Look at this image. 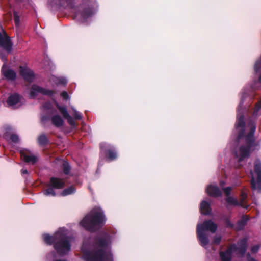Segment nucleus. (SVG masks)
<instances>
[{
	"mask_svg": "<svg viewBox=\"0 0 261 261\" xmlns=\"http://www.w3.org/2000/svg\"><path fill=\"white\" fill-rule=\"evenodd\" d=\"M243 116L241 115L240 116H238L237 117V123L236 124V126L237 128L242 127L244 126V121H243Z\"/></svg>",
	"mask_w": 261,
	"mask_h": 261,
	"instance_id": "obj_23",
	"label": "nucleus"
},
{
	"mask_svg": "<svg viewBox=\"0 0 261 261\" xmlns=\"http://www.w3.org/2000/svg\"><path fill=\"white\" fill-rule=\"evenodd\" d=\"M21 172L22 174H27L28 173V171L26 169H22L21 170Z\"/></svg>",
	"mask_w": 261,
	"mask_h": 261,
	"instance_id": "obj_39",
	"label": "nucleus"
},
{
	"mask_svg": "<svg viewBox=\"0 0 261 261\" xmlns=\"http://www.w3.org/2000/svg\"><path fill=\"white\" fill-rule=\"evenodd\" d=\"M105 221L106 218L102 210L96 208L86 215L80 224L86 230L93 231L97 226L103 224Z\"/></svg>",
	"mask_w": 261,
	"mask_h": 261,
	"instance_id": "obj_3",
	"label": "nucleus"
},
{
	"mask_svg": "<svg viewBox=\"0 0 261 261\" xmlns=\"http://www.w3.org/2000/svg\"><path fill=\"white\" fill-rule=\"evenodd\" d=\"M0 58L5 62L2 68V72L4 76L8 80H13L16 76V73L12 70L9 69L6 66V56L4 55L2 53H0Z\"/></svg>",
	"mask_w": 261,
	"mask_h": 261,
	"instance_id": "obj_7",
	"label": "nucleus"
},
{
	"mask_svg": "<svg viewBox=\"0 0 261 261\" xmlns=\"http://www.w3.org/2000/svg\"><path fill=\"white\" fill-rule=\"evenodd\" d=\"M203 232L201 231L200 226L199 225L197 226V234L199 238L202 245L205 246L208 243V239L207 237L204 235Z\"/></svg>",
	"mask_w": 261,
	"mask_h": 261,
	"instance_id": "obj_17",
	"label": "nucleus"
},
{
	"mask_svg": "<svg viewBox=\"0 0 261 261\" xmlns=\"http://www.w3.org/2000/svg\"><path fill=\"white\" fill-rule=\"evenodd\" d=\"M107 156L109 160L112 161L116 159L117 154L114 150H109L107 153Z\"/></svg>",
	"mask_w": 261,
	"mask_h": 261,
	"instance_id": "obj_21",
	"label": "nucleus"
},
{
	"mask_svg": "<svg viewBox=\"0 0 261 261\" xmlns=\"http://www.w3.org/2000/svg\"><path fill=\"white\" fill-rule=\"evenodd\" d=\"M247 197V195L245 193H243L241 196V200H240V204L242 206L245 207V205L244 204V200Z\"/></svg>",
	"mask_w": 261,
	"mask_h": 261,
	"instance_id": "obj_29",
	"label": "nucleus"
},
{
	"mask_svg": "<svg viewBox=\"0 0 261 261\" xmlns=\"http://www.w3.org/2000/svg\"><path fill=\"white\" fill-rule=\"evenodd\" d=\"M60 231H61V230L57 232L54 236H50L48 234L44 235V240L48 244L54 243L55 248L58 253L63 255L70 251V245L69 242H71L72 239L65 237L60 232Z\"/></svg>",
	"mask_w": 261,
	"mask_h": 261,
	"instance_id": "obj_2",
	"label": "nucleus"
},
{
	"mask_svg": "<svg viewBox=\"0 0 261 261\" xmlns=\"http://www.w3.org/2000/svg\"><path fill=\"white\" fill-rule=\"evenodd\" d=\"M57 107L59 109L61 113L63 115V117L67 120L68 122L71 125H74V122L72 118L69 115L66 108L60 107L58 104H57Z\"/></svg>",
	"mask_w": 261,
	"mask_h": 261,
	"instance_id": "obj_16",
	"label": "nucleus"
},
{
	"mask_svg": "<svg viewBox=\"0 0 261 261\" xmlns=\"http://www.w3.org/2000/svg\"><path fill=\"white\" fill-rule=\"evenodd\" d=\"M221 238L220 237H218L215 239L214 242L216 244H219L220 242Z\"/></svg>",
	"mask_w": 261,
	"mask_h": 261,
	"instance_id": "obj_37",
	"label": "nucleus"
},
{
	"mask_svg": "<svg viewBox=\"0 0 261 261\" xmlns=\"http://www.w3.org/2000/svg\"><path fill=\"white\" fill-rule=\"evenodd\" d=\"M65 185V180L58 177H51L50 179L49 186L57 189H62Z\"/></svg>",
	"mask_w": 261,
	"mask_h": 261,
	"instance_id": "obj_11",
	"label": "nucleus"
},
{
	"mask_svg": "<svg viewBox=\"0 0 261 261\" xmlns=\"http://www.w3.org/2000/svg\"><path fill=\"white\" fill-rule=\"evenodd\" d=\"M244 225H245V222L243 221H240L238 222L236 228L238 230H240L244 227Z\"/></svg>",
	"mask_w": 261,
	"mask_h": 261,
	"instance_id": "obj_30",
	"label": "nucleus"
},
{
	"mask_svg": "<svg viewBox=\"0 0 261 261\" xmlns=\"http://www.w3.org/2000/svg\"><path fill=\"white\" fill-rule=\"evenodd\" d=\"M207 194L214 197H217L221 195V191L216 186L210 185L206 190Z\"/></svg>",
	"mask_w": 261,
	"mask_h": 261,
	"instance_id": "obj_15",
	"label": "nucleus"
},
{
	"mask_svg": "<svg viewBox=\"0 0 261 261\" xmlns=\"http://www.w3.org/2000/svg\"><path fill=\"white\" fill-rule=\"evenodd\" d=\"M21 159L27 163H31L34 164L37 161V158L31 154L26 150H22L20 151Z\"/></svg>",
	"mask_w": 261,
	"mask_h": 261,
	"instance_id": "obj_14",
	"label": "nucleus"
},
{
	"mask_svg": "<svg viewBox=\"0 0 261 261\" xmlns=\"http://www.w3.org/2000/svg\"><path fill=\"white\" fill-rule=\"evenodd\" d=\"M231 190V188L230 187H227L224 189V193L227 197L226 199V201L230 204L237 205L238 204L237 200L233 197L229 196Z\"/></svg>",
	"mask_w": 261,
	"mask_h": 261,
	"instance_id": "obj_18",
	"label": "nucleus"
},
{
	"mask_svg": "<svg viewBox=\"0 0 261 261\" xmlns=\"http://www.w3.org/2000/svg\"><path fill=\"white\" fill-rule=\"evenodd\" d=\"M260 248V246L258 245H256L253 246L251 248V251L252 253H255L258 251Z\"/></svg>",
	"mask_w": 261,
	"mask_h": 261,
	"instance_id": "obj_31",
	"label": "nucleus"
},
{
	"mask_svg": "<svg viewBox=\"0 0 261 261\" xmlns=\"http://www.w3.org/2000/svg\"><path fill=\"white\" fill-rule=\"evenodd\" d=\"M247 240L244 239L238 243V247L236 249L235 247H231L225 252H221L220 253L222 261H230L232 253L233 251H237L241 254H243L246 250Z\"/></svg>",
	"mask_w": 261,
	"mask_h": 261,
	"instance_id": "obj_5",
	"label": "nucleus"
},
{
	"mask_svg": "<svg viewBox=\"0 0 261 261\" xmlns=\"http://www.w3.org/2000/svg\"><path fill=\"white\" fill-rule=\"evenodd\" d=\"M53 80L56 82L57 84H65L66 80L64 78L54 77Z\"/></svg>",
	"mask_w": 261,
	"mask_h": 261,
	"instance_id": "obj_24",
	"label": "nucleus"
},
{
	"mask_svg": "<svg viewBox=\"0 0 261 261\" xmlns=\"http://www.w3.org/2000/svg\"><path fill=\"white\" fill-rule=\"evenodd\" d=\"M52 122L56 126L59 127L63 125V120L59 115H55L52 118Z\"/></svg>",
	"mask_w": 261,
	"mask_h": 261,
	"instance_id": "obj_20",
	"label": "nucleus"
},
{
	"mask_svg": "<svg viewBox=\"0 0 261 261\" xmlns=\"http://www.w3.org/2000/svg\"><path fill=\"white\" fill-rule=\"evenodd\" d=\"M82 251L87 261H113L108 236L97 239L91 251H88L84 244Z\"/></svg>",
	"mask_w": 261,
	"mask_h": 261,
	"instance_id": "obj_1",
	"label": "nucleus"
},
{
	"mask_svg": "<svg viewBox=\"0 0 261 261\" xmlns=\"http://www.w3.org/2000/svg\"><path fill=\"white\" fill-rule=\"evenodd\" d=\"M39 93L44 95H51L53 93L52 91L46 90L37 85H33L30 90V96L32 98L37 96Z\"/></svg>",
	"mask_w": 261,
	"mask_h": 261,
	"instance_id": "obj_9",
	"label": "nucleus"
},
{
	"mask_svg": "<svg viewBox=\"0 0 261 261\" xmlns=\"http://www.w3.org/2000/svg\"><path fill=\"white\" fill-rule=\"evenodd\" d=\"M255 172L257 175L256 181L253 177L251 179V186L253 189L261 191V164L257 163L254 167Z\"/></svg>",
	"mask_w": 261,
	"mask_h": 261,
	"instance_id": "obj_8",
	"label": "nucleus"
},
{
	"mask_svg": "<svg viewBox=\"0 0 261 261\" xmlns=\"http://www.w3.org/2000/svg\"><path fill=\"white\" fill-rule=\"evenodd\" d=\"M260 108H261V102L256 105L255 110H254V112L257 113L259 110Z\"/></svg>",
	"mask_w": 261,
	"mask_h": 261,
	"instance_id": "obj_35",
	"label": "nucleus"
},
{
	"mask_svg": "<svg viewBox=\"0 0 261 261\" xmlns=\"http://www.w3.org/2000/svg\"><path fill=\"white\" fill-rule=\"evenodd\" d=\"M201 231L204 232V231L208 230L212 233L216 232L217 229V226L212 221H205L202 224L199 225Z\"/></svg>",
	"mask_w": 261,
	"mask_h": 261,
	"instance_id": "obj_10",
	"label": "nucleus"
},
{
	"mask_svg": "<svg viewBox=\"0 0 261 261\" xmlns=\"http://www.w3.org/2000/svg\"><path fill=\"white\" fill-rule=\"evenodd\" d=\"M75 191V189L73 187H70L64 189L61 193V195L66 196L73 193Z\"/></svg>",
	"mask_w": 261,
	"mask_h": 261,
	"instance_id": "obj_22",
	"label": "nucleus"
},
{
	"mask_svg": "<svg viewBox=\"0 0 261 261\" xmlns=\"http://www.w3.org/2000/svg\"><path fill=\"white\" fill-rule=\"evenodd\" d=\"M62 165L64 173L65 174H68L70 171V167L68 163L63 161Z\"/></svg>",
	"mask_w": 261,
	"mask_h": 261,
	"instance_id": "obj_26",
	"label": "nucleus"
},
{
	"mask_svg": "<svg viewBox=\"0 0 261 261\" xmlns=\"http://www.w3.org/2000/svg\"><path fill=\"white\" fill-rule=\"evenodd\" d=\"M255 128L252 126L250 133L247 137L246 140L248 141L247 147L241 146L239 149L236 152V156L239 160L242 161L246 157L249 155L251 151L255 149L256 145L254 141L253 134Z\"/></svg>",
	"mask_w": 261,
	"mask_h": 261,
	"instance_id": "obj_4",
	"label": "nucleus"
},
{
	"mask_svg": "<svg viewBox=\"0 0 261 261\" xmlns=\"http://www.w3.org/2000/svg\"><path fill=\"white\" fill-rule=\"evenodd\" d=\"M247 259H248V261H256L255 260H254V259L251 258L249 256V255H248V257H247Z\"/></svg>",
	"mask_w": 261,
	"mask_h": 261,
	"instance_id": "obj_38",
	"label": "nucleus"
},
{
	"mask_svg": "<svg viewBox=\"0 0 261 261\" xmlns=\"http://www.w3.org/2000/svg\"><path fill=\"white\" fill-rule=\"evenodd\" d=\"M12 42L10 38L4 31L0 32V47L10 53L12 50Z\"/></svg>",
	"mask_w": 261,
	"mask_h": 261,
	"instance_id": "obj_6",
	"label": "nucleus"
},
{
	"mask_svg": "<svg viewBox=\"0 0 261 261\" xmlns=\"http://www.w3.org/2000/svg\"><path fill=\"white\" fill-rule=\"evenodd\" d=\"M44 194L45 195L48 196V195H53L55 196L56 195L55 192L54 190H53V188H49L46 190L44 191Z\"/></svg>",
	"mask_w": 261,
	"mask_h": 261,
	"instance_id": "obj_28",
	"label": "nucleus"
},
{
	"mask_svg": "<svg viewBox=\"0 0 261 261\" xmlns=\"http://www.w3.org/2000/svg\"><path fill=\"white\" fill-rule=\"evenodd\" d=\"M14 21L16 25H18L19 24V18L16 14H15L14 15Z\"/></svg>",
	"mask_w": 261,
	"mask_h": 261,
	"instance_id": "obj_33",
	"label": "nucleus"
},
{
	"mask_svg": "<svg viewBox=\"0 0 261 261\" xmlns=\"http://www.w3.org/2000/svg\"><path fill=\"white\" fill-rule=\"evenodd\" d=\"M38 141L40 145H44L46 143L47 139L46 137L44 135H41L39 136Z\"/></svg>",
	"mask_w": 261,
	"mask_h": 261,
	"instance_id": "obj_25",
	"label": "nucleus"
},
{
	"mask_svg": "<svg viewBox=\"0 0 261 261\" xmlns=\"http://www.w3.org/2000/svg\"><path fill=\"white\" fill-rule=\"evenodd\" d=\"M19 72L23 78L28 81H31L34 78L33 72L27 66H20Z\"/></svg>",
	"mask_w": 261,
	"mask_h": 261,
	"instance_id": "obj_12",
	"label": "nucleus"
},
{
	"mask_svg": "<svg viewBox=\"0 0 261 261\" xmlns=\"http://www.w3.org/2000/svg\"><path fill=\"white\" fill-rule=\"evenodd\" d=\"M61 95L65 99H67L69 98L68 94L66 91L62 92Z\"/></svg>",
	"mask_w": 261,
	"mask_h": 261,
	"instance_id": "obj_34",
	"label": "nucleus"
},
{
	"mask_svg": "<svg viewBox=\"0 0 261 261\" xmlns=\"http://www.w3.org/2000/svg\"><path fill=\"white\" fill-rule=\"evenodd\" d=\"M254 69L256 72H258L261 70V57L260 58L256 61L255 64Z\"/></svg>",
	"mask_w": 261,
	"mask_h": 261,
	"instance_id": "obj_27",
	"label": "nucleus"
},
{
	"mask_svg": "<svg viewBox=\"0 0 261 261\" xmlns=\"http://www.w3.org/2000/svg\"><path fill=\"white\" fill-rule=\"evenodd\" d=\"M88 11L89 12V13L88 15H86L87 16H88L90 15V14H91V13H90V11L88 10Z\"/></svg>",
	"mask_w": 261,
	"mask_h": 261,
	"instance_id": "obj_40",
	"label": "nucleus"
},
{
	"mask_svg": "<svg viewBox=\"0 0 261 261\" xmlns=\"http://www.w3.org/2000/svg\"><path fill=\"white\" fill-rule=\"evenodd\" d=\"M74 112H75L74 117L76 119H81V115L79 113V112H76V111H75Z\"/></svg>",
	"mask_w": 261,
	"mask_h": 261,
	"instance_id": "obj_36",
	"label": "nucleus"
},
{
	"mask_svg": "<svg viewBox=\"0 0 261 261\" xmlns=\"http://www.w3.org/2000/svg\"><path fill=\"white\" fill-rule=\"evenodd\" d=\"M7 103L10 106L18 107L22 103V98L18 94L11 95L8 98Z\"/></svg>",
	"mask_w": 261,
	"mask_h": 261,
	"instance_id": "obj_13",
	"label": "nucleus"
},
{
	"mask_svg": "<svg viewBox=\"0 0 261 261\" xmlns=\"http://www.w3.org/2000/svg\"><path fill=\"white\" fill-rule=\"evenodd\" d=\"M200 211L203 214H208L210 213V208L208 203L205 201H202L200 204Z\"/></svg>",
	"mask_w": 261,
	"mask_h": 261,
	"instance_id": "obj_19",
	"label": "nucleus"
},
{
	"mask_svg": "<svg viewBox=\"0 0 261 261\" xmlns=\"http://www.w3.org/2000/svg\"><path fill=\"white\" fill-rule=\"evenodd\" d=\"M103 144H101V145H100V147H101V148H102L103 147Z\"/></svg>",
	"mask_w": 261,
	"mask_h": 261,
	"instance_id": "obj_41",
	"label": "nucleus"
},
{
	"mask_svg": "<svg viewBox=\"0 0 261 261\" xmlns=\"http://www.w3.org/2000/svg\"><path fill=\"white\" fill-rule=\"evenodd\" d=\"M11 139L14 142H17L18 141V137L16 135H12Z\"/></svg>",
	"mask_w": 261,
	"mask_h": 261,
	"instance_id": "obj_32",
	"label": "nucleus"
}]
</instances>
